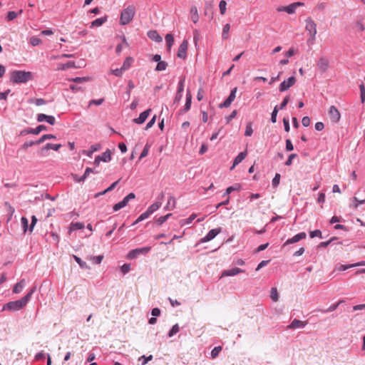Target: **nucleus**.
Listing matches in <instances>:
<instances>
[{
	"mask_svg": "<svg viewBox=\"0 0 365 365\" xmlns=\"http://www.w3.org/2000/svg\"><path fill=\"white\" fill-rule=\"evenodd\" d=\"M151 112V109L149 108L143 113H141L138 118H134L133 122L137 124H142L143 123L146 119L148 118V115H150V113Z\"/></svg>",
	"mask_w": 365,
	"mask_h": 365,
	"instance_id": "nucleus-17",
	"label": "nucleus"
},
{
	"mask_svg": "<svg viewBox=\"0 0 365 365\" xmlns=\"http://www.w3.org/2000/svg\"><path fill=\"white\" fill-rule=\"evenodd\" d=\"M135 14V9L133 6H128L123 9L120 14V23L121 25H126L130 23Z\"/></svg>",
	"mask_w": 365,
	"mask_h": 365,
	"instance_id": "nucleus-3",
	"label": "nucleus"
},
{
	"mask_svg": "<svg viewBox=\"0 0 365 365\" xmlns=\"http://www.w3.org/2000/svg\"><path fill=\"white\" fill-rule=\"evenodd\" d=\"M103 259V255L93 256V257H91L89 258L90 260H91L92 262H93L94 263L98 264L101 263Z\"/></svg>",
	"mask_w": 365,
	"mask_h": 365,
	"instance_id": "nucleus-51",
	"label": "nucleus"
},
{
	"mask_svg": "<svg viewBox=\"0 0 365 365\" xmlns=\"http://www.w3.org/2000/svg\"><path fill=\"white\" fill-rule=\"evenodd\" d=\"M135 197V195L133 192L129 193L126 197H125L123 198V200L122 201L114 205V206L113 207V210L118 211V210H120L121 208L125 207L128 205V202L130 200H133Z\"/></svg>",
	"mask_w": 365,
	"mask_h": 365,
	"instance_id": "nucleus-6",
	"label": "nucleus"
},
{
	"mask_svg": "<svg viewBox=\"0 0 365 365\" xmlns=\"http://www.w3.org/2000/svg\"><path fill=\"white\" fill-rule=\"evenodd\" d=\"M35 292V287L31 289L27 294L19 300L12 301L6 303L3 307V310H9L11 312L18 311L24 307L30 300L32 294Z\"/></svg>",
	"mask_w": 365,
	"mask_h": 365,
	"instance_id": "nucleus-1",
	"label": "nucleus"
},
{
	"mask_svg": "<svg viewBox=\"0 0 365 365\" xmlns=\"http://www.w3.org/2000/svg\"><path fill=\"white\" fill-rule=\"evenodd\" d=\"M221 228L211 230L204 237L200 240L201 242H206L214 239L220 232Z\"/></svg>",
	"mask_w": 365,
	"mask_h": 365,
	"instance_id": "nucleus-13",
	"label": "nucleus"
},
{
	"mask_svg": "<svg viewBox=\"0 0 365 365\" xmlns=\"http://www.w3.org/2000/svg\"><path fill=\"white\" fill-rule=\"evenodd\" d=\"M98 157L101 158V161L108 162L111 159L110 151L109 150H107L106 152L102 153L101 155H98Z\"/></svg>",
	"mask_w": 365,
	"mask_h": 365,
	"instance_id": "nucleus-28",
	"label": "nucleus"
},
{
	"mask_svg": "<svg viewBox=\"0 0 365 365\" xmlns=\"http://www.w3.org/2000/svg\"><path fill=\"white\" fill-rule=\"evenodd\" d=\"M306 237H307V235L305 232H300V233L294 235L293 237L288 239L284 242V246L299 242L301 240L305 239Z\"/></svg>",
	"mask_w": 365,
	"mask_h": 365,
	"instance_id": "nucleus-16",
	"label": "nucleus"
},
{
	"mask_svg": "<svg viewBox=\"0 0 365 365\" xmlns=\"http://www.w3.org/2000/svg\"><path fill=\"white\" fill-rule=\"evenodd\" d=\"M5 207L7 208V211L9 212V217L8 218V220H10L15 212L14 208L11 205V204L8 202H6L4 203Z\"/></svg>",
	"mask_w": 365,
	"mask_h": 365,
	"instance_id": "nucleus-37",
	"label": "nucleus"
},
{
	"mask_svg": "<svg viewBox=\"0 0 365 365\" xmlns=\"http://www.w3.org/2000/svg\"><path fill=\"white\" fill-rule=\"evenodd\" d=\"M191 19L196 24L199 20V15L196 6H192L190 9Z\"/></svg>",
	"mask_w": 365,
	"mask_h": 365,
	"instance_id": "nucleus-27",
	"label": "nucleus"
},
{
	"mask_svg": "<svg viewBox=\"0 0 365 365\" xmlns=\"http://www.w3.org/2000/svg\"><path fill=\"white\" fill-rule=\"evenodd\" d=\"M296 53H297V50H296L294 48L292 47V48H290L288 50V51H287V52L285 53V56H286L287 57H292V56H294V54H296Z\"/></svg>",
	"mask_w": 365,
	"mask_h": 365,
	"instance_id": "nucleus-64",
	"label": "nucleus"
},
{
	"mask_svg": "<svg viewBox=\"0 0 365 365\" xmlns=\"http://www.w3.org/2000/svg\"><path fill=\"white\" fill-rule=\"evenodd\" d=\"M253 133V129L252 127V123H248L246 126L245 135L246 136H251Z\"/></svg>",
	"mask_w": 365,
	"mask_h": 365,
	"instance_id": "nucleus-50",
	"label": "nucleus"
},
{
	"mask_svg": "<svg viewBox=\"0 0 365 365\" xmlns=\"http://www.w3.org/2000/svg\"><path fill=\"white\" fill-rule=\"evenodd\" d=\"M237 91V88H234L228 96V98L222 103H221L219 107L220 108H228L231 105V103L235 101L236 97V93Z\"/></svg>",
	"mask_w": 365,
	"mask_h": 365,
	"instance_id": "nucleus-10",
	"label": "nucleus"
},
{
	"mask_svg": "<svg viewBox=\"0 0 365 365\" xmlns=\"http://www.w3.org/2000/svg\"><path fill=\"white\" fill-rule=\"evenodd\" d=\"M21 220V224H22V227L24 229V232H26L27 230V228H28L29 221H28L27 218L25 217H22Z\"/></svg>",
	"mask_w": 365,
	"mask_h": 365,
	"instance_id": "nucleus-60",
	"label": "nucleus"
},
{
	"mask_svg": "<svg viewBox=\"0 0 365 365\" xmlns=\"http://www.w3.org/2000/svg\"><path fill=\"white\" fill-rule=\"evenodd\" d=\"M247 156V152H241L235 158L233 165L231 168V169L234 168L237 165L240 163Z\"/></svg>",
	"mask_w": 365,
	"mask_h": 365,
	"instance_id": "nucleus-21",
	"label": "nucleus"
},
{
	"mask_svg": "<svg viewBox=\"0 0 365 365\" xmlns=\"http://www.w3.org/2000/svg\"><path fill=\"white\" fill-rule=\"evenodd\" d=\"M53 138H56V137L53 135H52V134H45V135H43L41 137V138H39L38 140L36 141V145H39V144L42 143L46 140L53 139Z\"/></svg>",
	"mask_w": 365,
	"mask_h": 365,
	"instance_id": "nucleus-33",
	"label": "nucleus"
},
{
	"mask_svg": "<svg viewBox=\"0 0 365 365\" xmlns=\"http://www.w3.org/2000/svg\"><path fill=\"white\" fill-rule=\"evenodd\" d=\"M306 30L309 32L310 37L312 39H315L317 34V24L315 22L311 19L310 18L306 20Z\"/></svg>",
	"mask_w": 365,
	"mask_h": 365,
	"instance_id": "nucleus-5",
	"label": "nucleus"
},
{
	"mask_svg": "<svg viewBox=\"0 0 365 365\" xmlns=\"http://www.w3.org/2000/svg\"><path fill=\"white\" fill-rule=\"evenodd\" d=\"M148 36L150 39L156 42L162 41V37L158 34V33L156 31H150L148 33Z\"/></svg>",
	"mask_w": 365,
	"mask_h": 365,
	"instance_id": "nucleus-24",
	"label": "nucleus"
},
{
	"mask_svg": "<svg viewBox=\"0 0 365 365\" xmlns=\"http://www.w3.org/2000/svg\"><path fill=\"white\" fill-rule=\"evenodd\" d=\"M317 66L320 71L324 73L329 67V61L326 57H321L317 63Z\"/></svg>",
	"mask_w": 365,
	"mask_h": 365,
	"instance_id": "nucleus-11",
	"label": "nucleus"
},
{
	"mask_svg": "<svg viewBox=\"0 0 365 365\" xmlns=\"http://www.w3.org/2000/svg\"><path fill=\"white\" fill-rule=\"evenodd\" d=\"M84 227V224L82 222H72L70 225L69 231L81 230Z\"/></svg>",
	"mask_w": 365,
	"mask_h": 365,
	"instance_id": "nucleus-31",
	"label": "nucleus"
},
{
	"mask_svg": "<svg viewBox=\"0 0 365 365\" xmlns=\"http://www.w3.org/2000/svg\"><path fill=\"white\" fill-rule=\"evenodd\" d=\"M196 214H192L188 218L182 220L180 222L181 225H185L191 223L192 220L196 217Z\"/></svg>",
	"mask_w": 365,
	"mask_h": 365,
	"instance_id": "nucleus-45",
	"label": "nucleus"
},
{
	"mask_svg": "<svg viewBox=\"0 0 365 365\" xmlns=\"http://www.w3.org/2000/svg\"><path fill=\"white\" fill-rule=\"evenodd\" d=\"M73 258L76 262L79 264V266L83 269H89V267L87 265L86 262L81 260V259L76 255H73Z\"/></svg>",
	"mask_w": 365,
	"mask_h": 365,
	"instance_id": "nucleus-41",
	"label": "nucleus"
},
{
	"mask_svg": "<svg viewBox=\"0 0 365 365\" xmlns=\"http://www.w3.org/2000/svg\"><path fill=\"white\" fill-rule=\"evenodd\" d=\"M280 175L279 173H277L275 175V176L274 177L273 180H272V185L273 187H276L278 186V185L279 184V181H280Z\"/></svg>",
	"mask_w": 365,
	"mask_h": 365,
	"instance_id": "nucleus-54",
	"label": "nucleus"
},
{
	"mask_svg": "<svg viewBox=\"0 0 365 365\" xmlns=\"http://www.w3.org/2000/svg\"><path fill=\"white\" fill-rule=\"evenodd\" d=\"M46 129V127L44 125H39L38 126H37L36 128H31L29 131V133H31V134H34V135H38L39 134L42 130H45Z\"/></svg>",
	"mask_w": 365,
	"mask_h": 365,
	"instance_id": "nucleus-30",
	"label": "nucleus"
},
{
	"mask_svg": "<svg viewBox=\"0 0 365 365\" xmlns=\"http://www.w3.org/2000/svg\"><path fill=\"white\" fill-rule=\"evenodd\" d=\"M61 147V144H52V143H47L44 147H43L41 149V153L42 155L44 154V151L52 149L56 151H58L59 148Z\"/></svg>",
	"mask_w": 365,
	"mask_h": 365,
	"instance_id": "nucleus-20",
	"label": "nucleus"
},
{
	"mask_svg": "<svg viewBox=\"0 0 365 365\" xmlns=\"http://www.w3.org/2000/svg\"><path fill=\"white\" fill-rule=\"evenodd\" d=\"M179 331H180V327H179L178 324H176L170 330V331L168 333V336L170 337H171L173 335H175V334H177Z\"/></svg>",
	"mask_w": 365,
	"mask_h": 365,
	"instance_id": "nucleus-49",
	"label": "nucleus"
},
{
	"mask_svg": "<svg viewBox=\"0 0 365 365\" xmlns=\"http://www.w3.org/2000/svg\"><path fill=\"white\" fill-rule=\"evenodd\" d=\"M119 182V180H117L115 182H114L113 183H112L107 189H106L104 191H103L102 192H99L98 193L96 197H98L99 195H104L106 194V192H110L111 190H113L115 187L116 185L118 184Z\"/></svg>",
	"mask_w": 365,
	"mask_h": 365,
	"instance_id": "nucleus-36",
	"label": "nucleus"
},
{
	"mask_svg": "<svg viewBox=\"0 0 365 365\" xmlns=\"http://www.w3.org/2000/svg\"><path fill=\"white\" fill-rule=\"evenodd\" d=\"M230 29V24H227L223 26L222 36L224 39H227L229 38V31Z\"/></svg>",
	"mask_w": 365,
	"mask_h": 365,
	"instance_id": "nucleus-34",
	"label": "nucleus"
},
{
	"mask_svg": "<svg viewBox=\"0 0 365 365\" xmlns=\"http://www.w3.org/2000/svg\"><path fill=\"white\" fill-rule=\"evenodd\" d=\"M242 272H244V270H242L238 267H234L230 269L224 270L221 274L220 278H222L225 277L235 276V275H237V274H238L240 273H242Z\"/></svg>",
	"mask_w": 365,
	"mask_h": 365,
	"instance_id": "nucleus-15",
	"label": "nucleus"
},
{
	"mask_svg": "<svg viewBox=\"0 0 365 365\" xmlns=\"http://www.w3.org/2000/svg\"><path fill=\"white\" fill-rule=\"evenodd\" d=\"M192 94L191 93L188 91L187 92V95H186V103H185V107H184V112H187L190 109V107H191V103H192Z\"/></svg>",
	"mask_w": 365,
	"mask_h": 365,
	"instance_id": "nucleus-23",
	"label": "nucleus"
},
{
	"mask_svg": "<svg viewBox=\"0 0 365 365\" xmlns=\"http://www.w3.org/2000/svg\"><path fill=\"white\" fill-rule=\"evenodd\" d=\"M355 27L357 29V31H359L360 32L364 31V29H365L363 23L361 21H357L355 23Z\"/></svg>",
	"mask_w": 365,
	"mask_h": 365,
	"instance_id": "nucleus-56",
	"label": "nucleus"
},
{
	"mask_svg": "<svg viewBox=\"0 0 365 365\" xmlns=\"http://www.w3.org/2000/svg\"><path fill=\"white\" fill-rule=\"evenodd\" d=\"M133 62V58H131V57H127L123 63V66H121L122 68V70H123L124 71L128 70L132 65Z\"/></svg>",
	"mask_w": 365,
	"mask_h": 365,
	"instance_id": "nucleus-29",
	"label": "nucleus"
},
{
	"mask_svg": "<svg viewBox=\"0 0 365 365\" xmlns=\"http://www.w3.org/2000/svg\"><path fill=\"white\" fill-rule=\"evenodd\" d=\"M167 63L165 61H160L158 63L155 70L158 71H165L167 68Z\"/></svg>",
	"mask_w": 365,
	"mask_h": 365,
	"instance_id": "nucleus-44",
	"label": "nucleus"
},
{
	"mask_svg": "<svg viewBox=\"0 0 365 365\" xmlns=\"http://www.w3.org/2000/svg\"><path fill=\"white\" fill-rule=\"evenodd\" d=\"M104 101V98H100V99H98V100H91L90 102H89V106H91V105H96V106H100L101 105Z\"/></svg>",
	"mask_w": 365,
	"mask_h": 365,
	"instance_id": "nucleus-62",
	"label": "nucleus"
},
{
	"mask_svg": "<svg viewBox=\"0 0 365 365\" xmlns=\"http://www.w3.org/2000/svg\"><path fill=\"white\" fill-rule=\"evenodd\" d=\"M91 78L89 77H83V78L76 77L75 78H73L72 81H73L75 83H80L88 81Z\"/></svg>",
	"mask_w": 365,
	"mask_h": 365,
	"instance_id": "nucleus-57",
	"label": "nucleus"
},
{
	"mask_svg": "<svg viewBox=\"0 0 365 365\" xmlns=\"http://www.w3.org/2000/svg\"><path fill=\"white\" fill-rule=\"evenodd\" d=\"M41 43V40L38 37L33 36L30 38V43L34 46H36L40 44Z\"/></svg>",
	"mask_w": 365,
	"mask_h": 365,
	"instance_id": "nucleus-53",
	"label": "nucleus"
},
{
	"mask_svg": "<svg viewBox=\"0 0 365 365\" xmlns=\"http://www.w3.org/2000/svg\"><path fill=\"white\" fill-rule=\"evenodd\" d=\"M172 214L169 213L165 216H162V217H160L158 220H157V222L159 224V225H162L163 223H164L170 216H171Z\"/></svg>",
	"mask_w": 365,
	"mask_h": 365,
	"instance_id": "nucleus-58",
	"label": "nucleus"
},
{
	"mask_svg": "<svg viewBox=\"0 0 365 365\" xmlns=\"http://www.w3.org/2000/svg\"><path fill=\"white\" fill-rule=\"evenodd\" d=\"M101 148L100 144H96L91 146L90 149L88 150H84L83 153L86 155L91 157L93 153L96 151H98Z\"/></svg>",
	"mask_w": 365,
	"mask_h": 365,
	"instance_id": "nucleus-26",
	"label": "nucleus"
},
{
	"mask_svg": "<svg viewBox=\"0 0 365 365\" xmlns=\"http://www.w3.org/2000/svg\"><path fill=\"white\" fill-rule=\"evenodd\" d=\"M360 93L361 103H364L365 101V86L363 84L360 85Z\"/></svg>",
	"mask_w": 365,
	"mask_h": 365,
	"instance_id": "nucleus-63",
	"label": "nucleus"
},
{
	"mask_svg": "<svg viewBox=\"0 0 365 365\" xmlns=\"http://www.w3.org/2000/svg\"><path fill=\"white\" fill-rule=\"evenodd\" d=\"M161 206V202H156L153 204H152L148 208V212L151 215L153 214L155 211H156L157 210H158Z\"/></svg>",
	"mask_w": 365,
	"mask_h": 365,
	"instance_id": "nucleus-32",
	"label": "nucleus"
},
{
	"mask_svg": "<svg viewBox=\"0 0 365 365\" xmlns=\"http://www.w3.org/2000/svg\"><path fill=\"white\" fill-rule=\"evenodd\" d=\"M151 250V247H145L141 248H137L130 250L128 254V259H134L140 255H146L148 254Z\"/></svg>",
	"mask_w": 365,
	"mask_h": 365,
	"instance_id": "nucleus-4",
	"label": "nucleus"
},
{
	"mask_svg": "<svg viewBox=\"0 0 365 365\" xmlns=\"http://www.w3.org/2000/svg\"><path fill=\"white\" fill-rule=\"evenodd\" d=\"M307 322L294 319L291 324L287 326L288 329H295L299 328H304L307 325Z\"/></svg>",
	"mask_w": 365,
	"mask_h": 365,
	"instance_id": "nucleus-18",
	"label": "nucleus"
},
{
	"mask_svg": "<svg viewBox=\"0 0 365 365\" xmlns=\"http://www.w3.org/2000/svg\"><path fill=\"white\" fill-rule=\"evenodd\" d=\"M175 203H176V202H175V197H170V198L168 199V203L165 206V209H168V210L173 209L175 206Z\"/></svg>",
	"mask_w": 365,
	"mask_h": 365,
	"instance_id": "nucleus-39",
	"label": "nucleus"
},
{
	"mask_svg": "<svg viewBox=\"0 0 365 365\" xmlns=\"http://www.w3.org/2000/svg\"><path fill=\"white\" fill-rule=\"evenodd\" d=\"M34 75L30 71H14L11 73L10 80L14 83H24L33 80Z\"/></svg>",
	"mask_w": 365,
	"mask_h": 365,
	"instance_id": "nucleus-2",
	"label": "nucleus"
},
{
	"mask_svg": "<svg viewBox=\"0 0 365 365\" xmlns=\"http://www.w3.org/2000/svg\"><path fill=\"white\" fill-rule=\"evenodd\" d=\"M188 46V42L187 40H184L180 45L178 51V57L185 59L187 56V50Z\"/></svg>",
	"mask_w": 365,
	"mask_h": 365,
	"instance_id": "nucleus-12",
	"label": "nucleus"
},
{
	"mask_svg": "<svg viewBox=\"0 0 365 365\" xmlns=\"http://www.w3.org/2000/svg\"><path fill=\"white\" fill-rule=\"evenodd\" d=\"M364 265H365V261H361V262H357L355 264H348V265L341 264L339 267H338L336 268V269L339 271H345L349 268L359 267V266H364Z\"/></svg>",
	"mask_w": 365,
	"mask_h": 365,
	"instance_id": "nucleus-19",
	"label": "nucleus"
},
{
	"mask_svg": "<svg viewBox=\"0 0 365 365\" xmlns=\"http://www.w3.org/2000/svg\"><path fill=\"white\" fill-rule=\"evenodd\" d=\"M226 6H227V3L225 1H224V0L220 1V4H219V8H220V14L222 15L225 14L226 12Z\"/></svg>",
	"mask_w": 365,
	"mask_h": 365,
	"instance_id": "nucleus-48",
	"label": "nucleus"
},
{
	"mask_svg": "<svg viewBox=\"0 0 365 365\" xmlns=\"http://www.w3.org/2000/svg\"><path fill=\"white\" fill-rule=\"evenodd\" d=\"M304 4L301 2H296L291 4L287 6L277 8L278 11H286L287 13L292 14L295 12L296 9L299 6H303Z\"/></svg>",
	"mask_w": 365,
	"mask_h": 365,
	"instance_id": "nucleus-9",
	"label": "nucleus"
},
{
	"mask_svg": "<svg viewBox=\"0 0 365 365\" xmlns=\"http://www.w3.org/2000/svg\"><path fill=\"white\" fill-rule=\"evenodd\" d=\"M351 200L354 202L353 204L351 205V207L354 209H356L359 205L364 204L365 202V200H358L357 197H354Z\"/></svg>",
	"mask_w": 365,
	"mask_h": 365,
	"instance_id": "nucleus-40",
	"label": "nucleus"
},
{
	"mask_svg": "<svg viewBox=\"0 0 365 365\" xmlns=\"http://www.w3.org/2000/svg\"><path fill=\"white\" fill-rule=\"evenodd\" d=\"M25 284V279H21L19 282L15 284L13 289V292L16 294L20 293L23 290Z\"/></svg>",
	"mask_w": 365,
	"mask_h": 365,
	"instance_id": "nucleus-22",
	"label": "nucleus"
},
{
	"mask_svg": "<svg viewBox=\"0 0 365 365\" xmlns=\"http://www.w3.org/2000/svg\"><path fill=\"white\" fill-rule=\"evenodd\" d=\"M74 64H75L74 62L69 61L65 64H60L58 67V70H66L67 68L74 67L75 66Z\"/></svg>",
	"mask_w": 365,
	"mask_h": 365,
	"instance_id": "nucleus-43",
	"label": "nucleus"
},
{
	"mask_svg": "<svg viewBox=\"0 0 365 365\" xmlns=\"http://www.w3.org/2000/svg\"><path fill=\"white\" fill-rule=\"evenodd\" d=\"M296 83V78L294 76L289 77L287 80L284 81L279 85V89L281 92H284L288 90L290 87L294 86Z\"/></svg>",
	"mask_w": 365,
	"mask_h": 365,
	"instance_id": "nucleus-8",
	"label": "nucleus"
},
{
	"mask_svg": "<svg viewBox=\"0 0 365 365\" xmlns=\"http://www.w3.org/2000/svg\"><path fill=\"white\" fill-rule=\"evenodd\" d=\"M128 46V43L126 41V39L125 37H123L122 38V43L118 44L115 48V52L117 54H119L123 48V46Z\"/></svg>",
	"mask_w": 365,
	"mask_h": 365,
	"instance_id": "nucleus-35",
	"label": "nucleus"
},
{
	"mask_svg": "<svg viewBox=\"0 0 365 365\" xmlns=\"http://www.w3.org/2000/svg\"><path fill=\"white\" fill-rule=\"evenodd\" d=\"M278 110H279L278 106H276L274 108V110H273V111L272 113V115H271V121L272 123H276V121H277V115Z\"/></svg>",
	"mask_w": 365,
	"mask_h": 365,
	"instance_id": "nucleus-52",
	"label": "nucleus"
},
{
	"mask_svg": "<svg viewBox=\"0 0 365 365\" xmlns=\"http://www.w3.org/2000/svg\"><path fill=\"white\" fill-rule=\"evenodd\" d=\"M329 116L333 123L339 122L341 118V114L334 106H330L329 109Z\"/></svg>",
	"mask_w": 365,
	"mask_h": 365,
	"instance_id": "nucleus-7",
	"label": "nucleus"
},
{
	"mask_svg": "<svg viewBox=\"0 0 365 365\" xmlns=\"http://www.w3.org/2000/svg\"><path fill=\"white\" fill-rule=\"evenodd\" d=\"M222 351V346H215L211 351V356L212 359H215L216 358L220 352Z\"/></svg>",
	"mask_w": 365,
	"mask_h": 365,
	"instance_id": "nucleus-46",
	"label": "nucleus"
},
{
	"mask_svg": "<svg viewBox=\"0 0 365 365\" xmlns=\"http://www.w3.org/2000/svg\"><path fill=\"white\" fill-rule=\"evenodd\" d=\"M107 21V17L98 18L91 22V27H98L102 26Z\"/></svg>",
	"mask_w": 365,
	"mask_h": 365,
	"instance_id": "nucleus-25",
	"label": "nucleus"
},
{
	"mask_svg": "<svg viewBox=\"0 0 365 365\" xmlns=\"http://www.w3.org/2000/svg\"><path fill=\"white\" fill-rule=\"evenodd\" d=\"M297 157V155L295 153H292V154L289 155V156L288 157V159L285 162V165H287V166L291 165L292 163V160Z\"/></svg>",
	"mask_w": 365,
	"mask_h": 365,
	"instance_id": "nucleus-59",
	"label": "nucleus"
},
{
	"mask_svg": "<svg viewBox=\"0 0 365 365\" xmlns=\"http://www.w3.org/2000/svg\"><path fill=\"white\" fill-rule=\"evenodd\" d=\"M165 41H166V43H167L168 48L170 50L171 46H173V44L174 43L173 36L172 34H168L165 36Z\"/></svg>",
	"mask_w": 365,
	"mask_h": 365,
	"instance_id": "nucleus-38",
	"label": "nucleus"
},
{
	"mask_svg": "<svg viewBox=\"0 0 365 365\" xmlns=\"http://www.w3.org/2000/svg\"><path fill=\"white\" fill-rule=\"evenodd\" d=\"M150 147V145L148 143L145 145L143 151L140 153L139 160H141L142 158H143L148 155Z\"/></svg>",
	"mask_w": 365,
	"mask_h": 365,
	"instance_id": "nucleus-47",
	"label": "nucleus"
},
{
	"mask_svg": "<svg viewBox=\"0 0 365 365\" xmlns=\"http://www.w3.org/2000/svg\"><path fill=\"white\" fill-rule=\"evenodd\" d=\"M36 120H38V122L46 121L47 123H48L50 125H54L56 123V119L53 116L47 115L43 113L38 114L37 117H36Z\"/></svg>",
	"mask_w": 365,
	"mask_h": 365,
	"instance_id": "nucleus-14",
	"label": "nucleus"
},
{
	"mask_svg": "<svg viewBox=\"0 0 365 365\" xmlns=\"http://www.w3.org/2000/svg\"><path fill=\"white\" fill-rule=\"evenodd\" d=\"M240 187V186L239 185H237V186H230L229 187L227 188L226 190V192L224 194V195H228L229 194H230L232 191L234 190H239Z\"/></svg>",
	"mask_w": 365,
	"mask_h": 365,
	"instance_id": "nucleus-55",
	"label": "nucleus"
},
{
	"mask_svg": "<svg viewBox=\"0 0 365 365\" xmlns=\"http://www.w3.org/2000/svg\"><path fill=\"white\" fill-rule=\"evenodd\" d=\"M309 236L311 238H314V237H319L321 238L322 237V232L319 230L310 232Z\"/></svg>",
	"mask_w": 365,
	"mask_h": 365,
	"instance_id": "nucleus-61",
	"label": "nucleus"
},
{
	"mask_svg": "<svg viewBox=\"0 0 365 365\" xmlns=\"http://www.w3.org/2000/svg\"><path fill=\"white\" fill-rule=\"evenodd\" d=\"M270 297L272 299V301H274V302L278 301L279 295H278V292H277V288L272 287L271 289Z\"/></svg>",
	"mask_w": 365,
	"mask_h": 365,
	"instance_id": "nucleus-42",
	"label": "nucleus"
}]
</instances>
